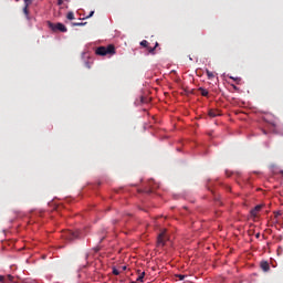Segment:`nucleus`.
Here are the masks:
<instances>
[{
	"instance_id": "f257e3e1",
	"label": "nucleus",
	"mask_w": 283,
	"mask_h": 283,
	"mask_svg": "<svg viewBox=\"0 0 283 283\" xmlns=\"http://www.w3.org/2000/svg\"><path fill=\"white\" fill-rule=\"evenodd\" d=\"M95 54H97V56H107V54H116V46H114V44H109L107 46H99L95 50Z\"/></svg>"
},
{
	"instance_id": "f03ea898",
	"label": "nucleus",
	"mask_w": 283,
	"mask_h": 283,
	"mask_svg": "<svg viewBox=\"0 0 283 283\" xmlns=\"http://www.w3.org/2000/svg\"><path fill=\"white\" fill-rule=\"evenodd\" d=\"M48 27L50 28V30H52V32H67V27H65V24L61 22L52 23L49 21Z\"/></svg>"
},
{
	"instance_id": "7ed1b4c3",
	"label": "nucleus",
	"mask_w": 283,
	"mask_h": 283,
	"mask_svg": "<svg viewBox=\"0 0 283 283\" xmlns=\"http://www.w3.org/2000/svg\"><path fill=\"white\" fill-rule=\"evenodd\" d=\"M63 238L64 240H66V242H74V240H78L80 234H78V231L74 232V231L67 230L63 233Z\"/></svg>"
},
{
	"instance_id": "20e7f679",
	"label": "nucleus",
	"mask_w": 283,
	"mask_h": 283,
	"mask_svg": "<svg viewBox=\"0 0 283 283\" xmlns=\"http://www.w3.org/2000/svg\"><path fill=\"white\" fill-rule=\"evenodd\" d=\"M142 48H147L149 54H156V48L149 46V42L147 40H143L140 42Z\"/></svg>"
},
{
	"instance_id": "39448f33",
	"label": "nucleus",
	"mask_w": 283,
	"mask_h": 283,
	"mask_svg": "<svg viewBox=\"0 0 283 283\" xmlns=\"http://www.w3.org/2000/svg\"><path fill=\"white\" fill-rule=\"evenodd\" d=\"M165 242H167V237L165 235V232H161L157 238V245L164 247Z\"/></svg>"
},
{
	"instance_id": "423d86ee",
	"label": "nucleus",
	"mask_w": 283,
	"mask_h": 283,
	"mask_svg": "<svg viewBox=\"0 0 283 283\" xmlns=\"http://www.w3.org/2000/svg\"><path fill=\"white\" fill-rule=\"evenodd\" d=\"M208 116H209L210 118H216V117H218V116H222V113H220L219 109L211 108V109H209V112H208Z\"/></svg>"
},
{
	"instance_id": "0eeeda50",
	"label": "nucleus",
	"mask_w": 283,
	"mask_h": 283,
	"mask_svg": "<svg viewBox=\"0 0 283 283\" xmlns=\"http://www.w3.org/2000/svg\"><path fill=\"white\" fill-rule=\"evenodd\" d=\"M262 207H264L263 205H258L255 206L251 211V216H253V218L258 217V213H260V211H262Z\"/></svg>"
},
{
	"instance_id": "6e6552de",
	"label": "nucleus",
	"mask_w": 283,
	"mask_h": 283,
	"mask_svg": "<svg viewBox=\"0 0 283 283\" xmlns=\"http://www.w3.org/2000/svg\"><path fill=\"white\" fill-rule=\"evenodd\" d=\"M260 266H261L262 271H264L265 273L268 271H270V269H271V265H269V262H266V261H262Z\"/></svg>"
},
{
	"instance_id": "1a4fd4ad",
	"label": "nucleus",
	"mask_w": 283,
	"mask_h": 283,
	"mask_svg": "<svg viewBox=\"0 0 283 283\" xmlns=\"http://www.w3.org/2000/svg\"><path fill=\"white\" fill-rule=\"evenodd\" d=\"M30 6L28 4H24V8H23V13L25 14L27 19L30 18V10H29Z\"/></svg>"
},
{
	"instance_id": "9d476101",
	"label": "nucleus",
	"mask_w": 283,
	"mask_h": 283,
	"mask_svg": "<svg viewBox=\"0 0 283 283\" xmlns=\"http://www.w3.org/2000/svg\"><path fill=\"white\" fill-rule=\"evenodd\" d=\"M206 74L208 76V78L211 81L212 78H216V74H213V72L206 70Z\"/></svg>"
},
{
	"instance_id": "9b49d317",
	"label": "nucleus",
	"mask_w": 283,
	"mask_h": 283,
	"mask_svg": "<svg viewBox=\"0 0 283 283\" xmlns=\"http://www.w3.org/2000/svg\"><path fill=\"white\" fill-rule=\"evenodd\" d=\"M199 92L201 94V96H209V91H207L206 88H199Z\"/></svg>"
},
{
	"instance_id": "f8f14e48",
	"label": "nucleus",
	"mask_w": 283,
	"mask_h": 283,
	"mask_svg": "<svg viewBox=\"0 0 283 283\" xmlns=\"http://www.w3.org/2000/svg\"><path fill=\"white\" fill-rule=\"evenodd\" d=\"M66 19H69V21H74V12L70 11V12L66 14Z\"/></svg>"
},
{
	"instance_id": "ddd939ff",
	"label": "nucleus",
	"mask_w": 283,
	"mask_h": 283,
	"mask_svg": "<svg viewBox=\"0 0 283 283\" xmlns=\"http://www.w3.org/2000/svg\"><path fill=\"white\" fill-rule=\"evenodd\" d=\"M144 280H145V272L139 274V276L137 277V282H144Z\"/></svg>"
},
{
	"instance_id": "4468645a",
	"label": "nucleus",
	"mask_w": 283,
	"mask_h": 283,
	"mask_svg": "<svg viewBox=\"0 0 283 283\" xmlns=\"http://www.w3.org/2000/svg\"><path fill=\"white\" fill-rule=\"evenodd\" d=\"M113 275H120V271H118V269L114 268Z\"/></svg>"
},
{
	"instance_id": "2eb2a0df",
	"label": "nucleus",
	"mask_w": 283,
	"mask_h": 283,
	"mask_svg": "<svg viewBox=\"0 0 283 283\" xmlns=\"http://www.w3.org/2000/svg\"><path fill=\"white\" fill-rule=\"evenodd\" d=\"M33 0H24V6H32Z\"/></svg>"
},
{
	"instance_id": "dca6fc26",
	"label": "nucleus",
	"mask_w": 283,
	"mask_h": 283,
	"mask_svg": "<svg viewBox=\"0 0 283 283\" xmlns=\"http://www.w3.org/2000/svg\"><path fill=\"white\" fill-rule=\"evenodd\" d=\"M176 277H178V280L182 281V280H185L186 276L182 274H177Z\"/></svg>"
},
{
	"instance_id": "f3484780",
	"label": "nucleus",
	"mask_w": 283,
	"mask_h": 283,
	"mask_svg": "<svg viewBox=\"0 0 283 283\" xmlns=\"http://www.w3.org/2000/svg\"><path fill=\"white\" fill-rule=\"evenodd\" d=\"M73 25L81 27V25H85V23H83V22H74Z\"/></svg>"
},
{
	"instance_id": "a211bd4d",
	"label": "nucleus",
	"mask_w": 283,
	"mask_h": 283,
	"mask_svg": "<svg viewBox=\"0 0 283 283\" xmlns=\"http://www.w3.org/2000/svg\"><path fill=\"white\" fill-rule=\"evenodd\" d=\"M140 103H142V104L147 103V97H143V96H142V97H140Z\"/></svg>"
},
{
	"instance_id": "6ab92c4d",
	"label": "nucleus",
	"mask_w": 283,
	"mask_h": 283,
	"mask_svg": "<svg viewBox=\"0 0 283 283\" xmlns=\"http://www.w3.org/2000/svg\"><path fill=\"white\" fill-rule=\"evenodd\" d=\"M92 17H94V11H91V13L86 17V19H90Z\"/></svg>"
},
{
	"instance_id": "aec40b11",
	"label": "nucleus",
	"mask_w": 283,
	"mask_h": 283,
	"mask_svg": "<svg viewBox=\"0 0 283 283\" xmlns=\"http://www.w3.org/2000/svg\"><path fill=\"white\" fill-rule=\"evenodd\" d=\"M6 280L3 275H0V283H2Z\"/></svg>"
},
{
	"instance_id": "412c9836",
	"label": "nucleus",
	"mask_w": 283,
	"mask_h": 283,
	"mask_svg": "<svg viewBox=\"0 0 283 283\" xmlns=\"http://www.w3.org/2000/svg\"><path fill=\"white\" fill-rule=\"evenodd\" d=\"M57 6H63V0H57Z\"/></svg>"
},
{
	"instance_id": "4be33fe9",
	"label": "nucleus",
	"mask_w": 283,
	"mask_h": 283,
	"mask_svg": "<svg viewBox=\"0 0 283 283\" xmlns=\"http://www.w3.org/2000/svg\"><path fill=\"white\" fill-rule=\"evenodd\" d=\"M8 277L10 280V282H12V280H14V276H12V275H9Z\"/></svg>"
},
{
	"instance_id": "5701e85b",
	"label": "nucleus",
	"mask_w": 283,
	"mask_h": 283,
	"mask_svg": "<svg viewBox=\"0 0 283 283\" xmlns=\"http://www.w3.org/2000/svg\"><path fill=\"white\" fill-rule=\"evenodd\" d=\"M84 258H85V260H88L90 254L86 253Z\"/></svg>"
},
{
	"instance_id": "b1692460",
	"label": "nucleus",
	"mask_w": 283,
	"mask_h": 283,
	"mask_svg": "<svg viewBox=\"0 0 283 283\" xmlns=\"http://www.w3.org/2000/svg\"><path fill=\"white\" fill-rule=\"evenodd\" d=\"M230 78H232L233 81H238V77H237V78H234L233 76H230Z\"/></svg>"
},
{
	"instance_id": "393cba45",
	"label": "nucleus",
	"mask_w": 283,
	"mask_h": 283,
	"mask_svg": "<svg viewBox=\"0 0 283 283\" xmlns=\"http://www.w3.org/2000/svg\"><path fill=\"white\" fill-rule=\"evenodd\" d=\"M154 48H155V50H156V48H158V42H156V44H155V46H154Z\"/></svg>"
},
{
	"instance_id": "a878e982",
	"label": "nucleus",
	"mask_w": 283,
	"mask_h": 283,
	"mask_svg": "<svg viewBox=\"0 0 283 283\" xmlns=\"http://www.w3.org/2000/svg\"><path fill=\"white\" fill-rule=\"evenodd\" d=\"M86 67H88V69H90V62H86Z\"/></svg>"
},
{
	"instance_id": "bb28decb",
	"label": "nucleus",
	"mask_w": 283,
	"mask_h": 283,
	"mask_svg": "<svg viewBox=\"0 0 283 283\" xmlns=\"http://www.w3.org/2000/svg\"><path fill=\"white\" fill-rule=\"evenodd\" d=\"M130 283H138V282H136V281H132Z\"/></svg>"
},
{
	"instance_id": "cd10ccee",
	"label": "nucleus",
	"mask_w": 283,
	"mask_h": 283,
	"mask_svg": "<svg viewBox=\"0 0 283 283\" xmlns=\"http://www.w3.org/2000/svg\"><path fill=\"white\" fill-rule=\"evenodd\" d=\"M263 134H266V130H263Z\"/></svg>"
},
{
	"instance_id": "c85d7f7f",
	"label": "nucleus",
	"mask_w": 283,
	"mask_h": 283,
	"mask_svg": "<svg viewBox=\"0 0 283 283\" xmlns=\"http://www.w3.org/2000/svg\"><path fill=\"white\" fill-rule=\"evenodd\" d=\"M15 1H19V0H15Z\"/></svg>"
}]
</instances>
